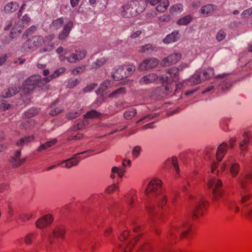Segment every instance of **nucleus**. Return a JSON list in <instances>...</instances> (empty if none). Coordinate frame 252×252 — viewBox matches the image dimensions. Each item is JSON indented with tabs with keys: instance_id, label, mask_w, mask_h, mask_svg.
Masks as SVG:
<instances>
[{
	"instance_id": "18",
	"label": "nucleus",
	"mask_w": 252,
	"mask_h": 252,
	"mask_svg": "<svg viewBox=\"0 0 252 252\" xmlns=\"http://www.w3.org/2000/svg\"><path fill=\"white\" fill-rule=\"evenodd\" d=\"M73 28V23L72 21H69L66 24L63 29V30L60 33L59 38L60 40H64L69 35L70 32Z\"/></svg>"
},
{
	"instance_id": "31",
	"label": "nucleus",
	"mask_w": 252,
	"mask_h": 252,
	"mask_svg": "<svg viewBox=\"0 0 252 252\" xmlns=\"http://www.w3.org/2000/svg\"><path fill=\"white\" fill-rule=\"evenodd\" d=\"M228 209L234 213H237L240 211V207L238 203L233 200H229L226 204Z\"/></svg>"
},
{
	"instance_id": "17",
	"label": "nucleus",
	"mask_w": 252,
	"mask_h": 252,
	"mask_svg": "<svg viewBox=\"0 0 252 252\" xmlns=\"http://www.w3.org/2000/svg\"><path fill=\"white\" fill-rule=\"evenodd\" d=\"M125 67L124 64L119 66L112 75L113 78L118 80H123L125 78H126V71L125 70Z\"/></svg>"
},
{
	"instance_id": "57",
	"label": "nucleus",
	"mask_w": 252,
	"mask_h": 252,
	"mask_svg": "<svg viewBox=\"0 0 252 252\" xmlns=\"http://www.w3.org/2000/svg\"><path fill=\"white\" fill-rule=\"evenodd\" d=\"M136 111H125L124 113V117L126 120H130L135 116Z\"/></svg>"
},
{
	"instance_id": "64",
	"label": "nucleus",
	"mask_w": 252,
	"mask_h": 252,
	"mask_svg": "<svg viewBox=\"0 0 252 252\" xmlns=\"http://www.w3.org/2000/svg\"><path fill=\"white\" fill-rule=\"evenodd\" d=\"M242 213L246 214L248 216H252V207L250 206L248 208L245 209L243 208L242 210Z\"/></svg>"
},
{
	"instance_id": "56",
	"label": "nucleus",
	"mask_w": 252,
	"mask_h": 252,
	"mask_svg": "<svg viewBox=\"0 0 252 252\" xmlns=\"http://www.w3.org/2000/svg\"><path fill=\"white\" fill-rule=\"evenodd\" d=\"M66 59L70 63H75L79 61L76 55L74 53L71 54L69 56H67Z\"/></svg>"
},
{
	"instance_id": "19",
	"label": "nucleus",
	"mask_w": 252,
	"mask_h": 252,
	"mask_svg": "<svg viewBox=\"0 0 252 252\" xmlns=\"http://www.w3.org/2000/svg\"><path fill=\"white\" fill-rule=\"evenodd\" d=\"M180 38V34L178 31H174L170 34L166 35L163 39V42L166 44L177 41Z\"/></svg>"
},
{
	"instance_id": "4",
	"label": "nucleus",
	"mask_w": 252,
	"mask_h": 252,
	"mask_svg": "<svg viewBox=\"0 0 252 252\" xmlns=\"http://www.w3.org/2000/svg\"><path fill=\"white\" fill-rule=\"evenodd\" d=\"M189 197L191 204V217L194 220L197 219L203 214L204 209L207 204V201L201 195L194 196L190 194Z\"/></svg>"
},
{
	"instance_id": "58",
	"label": "nucleus",
	"mask_w": 252,
	"mask_h": 252,
	"mask_svg": "<svg viewBox=\"0 0 252 252\" xmlns=\"http://www.w3.org/2000/svg\"><path fill=\"white\" fill-rule=\"evenodd\" d=\"M97 86V84L96 83L90 84L83 89V92L84 93L90 92L92 91Z\"/></svg>"
},
{
	"instance_id": "14",
	"label": "nucleus",
	"mask_w": 252,
	"mask_h": 252,
	"mask_svg": "<svg viewBox=\"0 0 252 252\" xmlns=\"http://www.w3.org/2000/svg\"><path fill=\"white\" fill-rule=\"evenodd\" d=\"M227 165H228L229 166V171L232 176L233 177H236L238 174L240 169L239 163L234 162H229L228 164L223 163L220 166L221 169L223 171Z\"/></svg>"
},
{
	"instance_id": "46",
	"label": "nucleus",
	"mask_w": 252,
	"mask_h": 252,
	"mask_svg": "<svg viewBox=\"0 0 252 252\" xmlns=\"http://www.w3.org/2000/svg\"><path fill=\"white\" fill-rule=\"evenodd\" d=\"M33 124L32 120H28L22 122L19 126V128L22 129H27L31 128L32 124Z\"/></svg>"
},
{
	"instance_id": "22",
	"label": "nucleus",
	"mask_w": 252,
	"mask_h": 252,
	"mask_svg": "<svg viewBox=\"0 0 252 252\" xmlns=\"http://www.w3.org/2000/svg\"><path fill=\"white\" fill-rule=\"evenodd\" d=\"M233 80L230 75L223 77L220 83V87L223 91L228 89L231 86Z\"/></svg>"
},
{
	"instance_id": "36",
	"label": "nucleus",
	"mask_w": 252,
	"mask_h": 252,
	"mask_svg": "<svg viewBox=\"0 0 252 252\" xmlns=\"http://www.w3.org/2000/svg\"><path fill=\"white\" fill-rule=\"evenodd\" d=\"M183 10V5L181 3H177L172 5L169 8V12L173 14L181 13Z\"/></svg>"
},
{
	"instance_id": "45",
	"label": "nucleus",
	"mask_w": 252,
	"mask_h": 252,
	"mask_svg": "<svg viewBox=\"0 0 252 252\" xmlns=\"http://www.w3.org/2000/svg\"><path fill=\"white\" fill-rule=\"evenodd\" d=\"M65 70V68L63 67L59 68L54 72V74L48 76V81L49 79H52L58 77L60 75L63 73Z\"/></svg>"
},
{
	"instance_id": "42",
	"label": "nucleus",
	"mask_w": 252,
	"mask_h": 252,
	"mask_svg": "<svg viewBox=\"0 0 252 252\" xmlns=\"http://www.w3.org/2000/svg\"><path fill=\"white\" fill-rule=\"evenodd\" d=\"M86 68V65H82L81 66H78L71 70V74L74 75H77L78 74H81L85 72Z\"/></svg>"
},
{
	"instance_id": "11",
	"label": "nucleus",
	"mask_w": 252,
	"mask_h": 252,
	"mask_svg": "<svg viewBox=\"0 0 252 252\" xmlns=\"http://www.w3.org/2000/svg\"><path fill=\"white\" fill-rule=\"evenodd\" d=\"M159 61L156 58H149L144 60L139 65V69L141 70H146L156 67Z\"/></svg>"
},
{
	"instance_id": "2",
	"label": "nucleus",
	"mask_w": 252,
	"mask_h": 252,
	"mask_svg": "<svg viewBox=\"0 0 252 252\" xmlns=\"http://www.w3.org/2000/svg\"><path fill=\"white\" fill-rule=\"evenodd\" d=\"M166 74H163L159 77V80L162 83H166L167 85H162L154 90L153 95L156 98L159 99L168 95H171L173 88L168 84L172 82H176L179 80L178 68L176 67L169 68L166 70Z\"/></svg>"
},
{
	"instance_id": "16",
	"label": "nucleus",
	"mask_w": 252,
	"mask_h": 252,
	"mask_svg": "<svg viewBox=\"0 0 252 252\" xmlns=\"http://www.w3.org/2000/svg\"><path fill=\"white\" fill-rule=\"evenodd\" d=\"M159 77L155 73L148 74L143 76L139 80L140 84H149L156 81Z\"/></svg>"
},
{
	"instance_id": "41",
	"label": "nucleus",
	"mask_w": 252,
	"mask_h": 252,
	"mask_svg": "<svg viewBox=\"0 0 252 252\" xmlns=\"http://www.w3.org/2000/svg\"><path fill=\"white\" fill-rule=\"evenodd\" d=\"M78 58V61L83 60L86 56L87 52L82 49H76L74 53Z\"/></svg>"
},
{
	"instance_id": "55",
	"label": "nucleus",
	"mask_w": 252,
	"mask_h": 252,
	"mask_svg": "<svg viewBox=\"0 0 252 252\" xmlns=\"http://www.w3.org/2000/svg\"><path fill=\"white\" fill-rule=\"evenodd\" d=\"M35 237V234L34 233H30L27 234L25 238V243L27 245H30L32 243V240Z\"/></svg>"
},
{
	"instance_id": "15",
	"label": "nucleus",
	"mask_w": 252,
	"mask_h": 252,
	"mask_svg": "<svg viewBox=\"0 0 252 252\" xmlns=\"http://www.w3.org/2000/svg\"><path fill=\"white\" fill-rule=\"evenodd\" d=\"M21 156V150H18L15 154L11 158L10 162L14 167H17L22 165L26 160V158H20Z\"/></svg>"
},
{
	"instance_id": "59",
	"label": "nucleus",
	"mask_w": 252,
	"mask_h": 252,
	"mask_svg": "<svg viewBox=\"0 0 252 252\" xmlns=\"http://www.w3.org/2000/svg\"><path fill=\"white\" fill-rule=\"evenodd\" d=\"M46 56L45 55L39 59L38 63L37 64L38 68L42 69L45 68L46 66V63H44L43 61L44 59H46Z\"/></svg>"
},
{
	"instance_id": "32",
	"label": "nucleus",
	"mask_w": 252,
	"mask_h": 252,
	"mask_svg": "<svg viewBox=\"0 0 252 252\" xmlns=\"http://www.w3.org/2000/svg\"><path fill=\"white\" fill-rule=\"evenodd\" d=\"M141 53H152L157 51V47L151 44H147L140 47Z\"/></svg>"
},
{
	"instance_id": "33",
	"label": "nucleus",
	"mask_w": 252,
	"mask_h": 252,
	"mask_svg": "<svg viewBox=\"0 0 252 252\" xmlns=\"http://www.w3.org/2000/svg\"><path fill=\"white\" fill-rule=\"evenodd\" d=\"M169 5V0H161L159 4L156 7V10L158 12H164Z\"/></svg>"
},
{
	"instance_id": "51",
	"label": "nucleus",
	"mask_w": 252,
	"mask_h": 252,
	"mask_svg": "<svg viewBox=\"0 0 252 252\" xmlns=\"http://www.w3.org/2000/svg\"><path fill=\"white\" fill-rule=\"evenodd\" d=\"M142 151V147L140 146H136L133 147L132 150V155L133 158H137L140 154Z\"/></svg>"
},
{
	"instance_id": "26",
	"label": "nucleus",
	"mask_w": 252,
	"mask_h": 252,
	"mask_svg": "<svg viewBox=\"0 0 252 252\" xmlns=\"http://www.w3.org/2000/svg\"><path fill=\"white\" fill-rule=\"evenodd\" d=\"M198 72L199 74H201V78L202 81H204L210 79L214 75V70L212 68H208L205 70H202Z\"/></svg>"
},
{
	"instance_id": "7",
	"label": "nucleus",
	"mask_w": 252,
	"mask_h": 252,
	"mask_svg": "<svg viewBox=\"0 0 252 252\" xmlns=\"http://www.w3.org/2000/svg\"><path fill=\"white\" fill-rule=\"evenodd\" d=\"M100 114L99 111H88L87 113L84 115V119L83 123H78L77 125L71 128L72 131H75L77 129L83 128V127L88 124V119L97 118L99 117Z\"/></svg>"
},
{
	"instance_id": "21",
	"label": "nucleus",
	"mask_w": 252,
	"mask_h": 252,
	"mask_svg": "<svg viewBox=\"0 0 252 252\" xmlns=\"http://www.w3.org/2000/svg\"><path fill=\"white\" fill-rule=\"evenodd\" d=\"M217 6L212 4H209L202 6L200 11L203 16H209L213 14L214 10L216 9Z\"/></svg>"
},
{
	"instance_id": "6",
	"label": "nucleus",
	"mask_w": 252,
	"mask_h": 252,
	"mask_svg": "<svg viewBox=\"0 0 252 252\" xmlns=\"http://www.w3.org/2000/svg\"><path fill=\"white\" fill-rule=\"evenodd\" d=\"M176 112L177 111H160L158 113H154L153 111H151L150 113L145 114L142 118L136 121V123H138L143 120H144L145 122H147L154 119H163L174 115Z\"/></svg>"
},
{
	"instance_id": "37",
	"label": "nucleus",
	"mask_w": 252,
	"mask_h": 252,
	"mask_svg": "<svg viewBox=\"0 0 252 252\" xmlns=\"http://www.w3.org/2000/svg\"><path fill=\"white\" fill-rule=\"evenodd\" d=\"M112 83L109 80H105L100 85L99 89L96 91L97 93L100 94L110 87Z\"/></svg>"
},
{
	"instance_id": "10",
	"label": "nucleus",
	"mask_w": 252,
	"mask_h": 252,
	"mask_svg": "<svg viewBox=\"0 0 252 252\" xmlns=\"http://www.w3.org/2000/svg\"><path fill=\"white\" fill-rule=\"evenodd\" d=\"M243 136V139L239 144V149L240 150L241 154L244 156L247 151L248 145L252 137L249 131H245Z\"/></svg>"
},
{
	"instance_id": "52",
	"label": "nucleus",
	"mask_w": 252,
	"mask_h": 252,
	"mask_svg": "<svg viewBox=\"0 0 252 252\" xmlns=\"http://www.w3.org/2000/svg\"><path fill=\"white\" fill-rule=\"evenodd\" d=\"M125 88L121 87L111 93L109 96L110 97H116L118 95V94H125Z\"/></svg>"
},
{
	"instance_id": "60",
	"label": "nucleus",
	"mask_w": 252,
	"mask_h": 252,
	"mask_svg": "<svg viewBox=\"0 0 252 252\" xmlns=\"http://www.w3.org/2000/svg\"><path fill=\"white\" fill-rule=\"evenodd\" d=\"M79 115V113H78L76 111H69L66 114V116L68 119L72 120L73 119L76 118Z\"/></svg>"
},
{
	"instance_id": "23",
	"label": "nucleus",
	"mask_w": 252,
	"mask_h": 252,
	"mask_svg": "<svg viewBox=\"0 0 252 252\" xmlns=\"http://www.w3.org/2000/svg\"><path fill=\"white\" fill-rule=\"evenodd\" d=\"M66 233L65 229L63 226H56L52 229V233L54 237L63 239Z\"/></svg>"
},
{
	"instance_id": "34",
	"label": "nucleus",
	"mask_w": 252,
	"mask_h": 252,
	"mask_svg": "<svg viewBox=\"0 0 252 252\" xmlns=\"http://www.w3.org/2000/svg\"><path fill=\"white\" fill-rule=\"evenodd\" d=\"M33 42L35 48L40 46L44 42V39L42 36H34L31 38Z\"/></svg>"
},
{
	"instance_id": "40",
	"label": "nucleus",
	"mask_w": 252,
	"mask_h": 252,
	"mask_svg": "<svg viewBox=\"0 0 252 252\" xmlns=\"http://www.w3.org/2000/svg\"><path fill=\"white\" fill-rule=\"evenodd\" d=\"M137 238H134L133 241H131L128 245L126 244L125 245H121L120 247L122 248V252H128V251L131 249V247L133 246L134 243L137 241Z\"/></svg>"
},
{
	"instance_id": "47",
	"label": "nucleus",
	"mask_w": 252,
	"mask_h": 252,
	"mask_svg": "<svg viewBox=\"0 0 252 252\" xmlns=\"http://www.w3.org/2000/svg\"><path fill=\"white\" fill-rule=\"evenodd\" d=\"M106 62V60L105 59V58H100L98 60H97V61L94 63L92 64V67L93 68H98L99 67H100L101 66H102L103 64H104Z\"/></svg>"
},
{
	"instance_id": "39",
	"label": "nucleus",
	"mask_w": 252,
	"mask_h": 252,
	"mask_svg": "<svg viewBox=\"0 0 252 252\" xmlns=\"http://www.w3.org/2000/svg\"><path fill=\"white\" fill-rule=\"evenodd\" d=\"M17 92V89L15 87L9 88L7 90L4 91V92H3L2 94V96L4 98L10 97L13 95L16 94Z\"/></svg>"
},
{
	"instance_id": "38",
	"label": "nucleus",
	"mask_w": 252,
	"mask_h": 252,
	"mask_svg": "<svg viewBox=\"0 0 252 252\" xmlns=\"http://www.w3.org/2000/svg\"><path fill=\"white\" fill-rule=\"evenodd\" d=\"M192 19L191 16L188 15L178 20L177 21V24L179 25H187L191 22Z\"/></svg>"
},
{
	"instance_id": "3",
	"label": "nucleus",
	"mask_w": 252,
	"mask_h": 252,
	"mask_svg": "<svg viewBox=\"0 0 252 252\" xmlns=\"http://www.w3.org/2000/svg\"><path fill=\"white\" fill-rule=\"evenodd\" d=\"M43 75L45 78L43 79H41V76L38 74L32 75L27 79L20 88L22 95L30 94L37 86L41 87L45 85L47 83V69L43 70Z\"/></svg>"
},
{
	"instance_id": "28",
	"label": "nucleus",
	"mask_w": 252,
	"mask_h": 252,
	"mask_svg": "<svg viewBox=\"0 0 252 252\" xmlns=\"http://www.w3.org/2000/svg\"><path fill=\"white\" fill-rule=\"evenodd\" d=\"M35 225L37 228L40 229L42 232H44L47 226V220L46 216L39 218L35 222Z\"/></svg>"
},
{
	"instance_id": "9",
	"label": "nucleus",
	"mask_w": 252,
	"mask_h": 252,
	"mask_svg": "<svg viewBox=\"0 0 252 252\" xmlns=\"http://www.w3.org/2000/svg\"><path fill=\"white\" fill-rule=\"evenodd\" d=\"M190 225L189 224L184 223L179 226H176L172 228L170 230V234L172 235L177 233L179 234L181 237H184L188 233L190 229Z\"/></svg>"
},
{
	"instance_id": "43",
	"label": "nucleus",
	"mask_w": 252,
	"mask_h": 252,
	"mask_svg": "<svg viewBox=\"0 0 252 252\" xmlns=\"http://www.w3.org/2000/svg\"><path fill=\"white\" fill-rule=\"evenodd\" d=\"M14 109L13 106L6 102L4 100L0 101V110H6Z\"/></svg>"
},
{
	"instance_id": "35",
	"label": "nucleus",
	"mask_w": 252,
	"mask_h": 252,
	"mask_svg": "<svg viewBox=\"0 0 252 252\" xmlns=\"http://www.w3.org/2000/svg\"><path fill=\"white\" fill-rule=\"evenodd\" d=\"M240 191L241 194V203L243 207L244 208L249 205H251L252 202L251 200L249 195L243 193L242 190Z\"/></svg>"
},
{
	"instance_id": "61",
	"label": "nucleus",
	"mask_w": 252,
	"mask_h": 252,
	"mask_svg": "<svg viewBox=\"0 0 252 252\" xmlns=\"http://www.w3.org/2000/svg\"><path fill=\"white\" fill-rule=\"evenodd\" d=\"M160 22H168L170 20V17L168 14H164L158 17Z\"/></svg>"
},
{
	"instance_id": "12",
	"label": "nucleus",
	"mask_w": 252,
	"mask_h": 252,
	"mask_svg": "<svg viewBox=\"0 0 252 252\" xmlns=\"http://www.w3.org/2000/svg\"><path fill=\"white\" fill-rule=\"evenodd\" d=\"M181 58L180 53H173L164 58L161 62V64L164 66H168L176 63Z\"/></svg>"
},
{
	"instance_id": "48",
	"label": "nucleus",
	"mask_w": 252,
	"mask_h": 252,
	"mask_svg": "<svg viewBox=\"0 0 252 252\" xmlns=\"http://www.w3.org/2000/svg\"><path fill=\"white\" fill-rule=\"evenodd\" d=\"M226 36V32L224 30H220L217 33L216 39L220 42L225 38Z\"/></svg>"
},
{
	"instance_id": "63",
	"label": "nucleus",
	"mask_w": 252,
	"mask_h": 252,
	"mask_svg": "<svg viewBox=\"0 0 252 252\" xmlns=\"http://www.w3.org/2000/svg\"><path fill=\"white\" fill-rule=\"evenodd\" d=\"M252 14V7L244 10L241 14L243 17H249Z\"/></svg>"
},
{
	"instance_id": "24",
	"label": "nucleus",
	"mask_w": 252,
	"mask_h": 252,
	"mask_svg": "<svg viewBox=\"0 0 252 252\" xmlns=\"http://www.w3.org/2000/svg\"><path fill=\"white\" fill-rule=\"evenodd\" d=\"M19 4L15 1H11L7 3L4 7L6 14L12 13L16 11L19 8Z\"/></svg>"
},
{
	"instance_id": "54",
	"label": "nucleus",
	"mask_w": 252,
	"mask_h": 252,
	"mask_svg": "<svg viewBox=\"0 0 252 252\" xmlns=\"http://www.w3.org/2000/svg\"><path fill=\"white\" fill-rule=\"evenodd\" d=\"M63 23V18H58L55 20H54L52 22V24L51 25V27L53 26L56 29H59L60 28Z\"/></svg>"
},
{
	"instance_id": "20",
	"label": "nucleus",
	"mask_w": 252,
	"mask_h": 252,
	"mask_svg": "<svg viewBox=\"0 0 252 252\" xmlns=\"http://www.w3.org/2000/svg\"><path fill=\"white\" fill-rule=\"evenodd\" d=\"M228 145L226 143L221 144L218 148L216 152V158L218 161H221L227 150Z\"/></svg>"
},
{
	"instance_id": "25",
	"label": "nucleus",
	"mask_w": 252,
	"mask_h": 252,
	"mask_svg": "<svg viewBox=\"0 0 252 252\" xmlns=\"http://www.w3.org/2000/svg\"><path fill=\"white\" fill-rule=\"evenodd\" d=\"M34 139V135H30L22 137L17 141L16 145L18 147H23L25 145H27L31 141H33Z\"/></svg>"
},
{
	"instance_id": "62",
	"label": "nucleus",
	"mask_w": 252,
	"mask_h": 252,
	"mask_svg": "<svg viewBox=\"0 0 252 252\" xmlns=\"http://www.w3.org/2000/svg\"><path fill=\"white\" fill-rule=\"evenodd\" d=\"M172 164L177 172L179 171V167L178 165L177 159L176 157H172L171 159Z\"/></svg>"
},
{
	"instance_id": "27",
	"label": "nucleus",
	"mask_w": 252,
	"mask_h": 252,
	"mask_svg": "<svg viewBox=\"0 0 252 252\" xmlns=\"http://www.w3.org/2000/svg\"><path fill=\"white\" fill-rule=\"evenodd\" d=\"M125 172V167L123 166L120 167L113 166L111 169L112 174L110 175V178L112 179H114L115 178V175L114 174L115 173H117L120 178H122Z\"/></svg>"
},
{
	"instance_id": "49",
	"label": "nucleus",
	"mask_w": 252,
	"mask_h": 252,
	"mask_svg": "<svg viewBox=\"0 0 252 252\" xmlns=\"http://www.w3.org/2000/svg\"><path fill=\"white\" fill-rule=\"evenodd\" d=\"M18 216L22 221H25L26 220H29L33 216L32 213H23L22 214H18Z\"/></svg>"
},
{
	"instance_id": "44",
	"label": "nucleus",
	"mask_w": 252,
	"mask_h": 252,
	"mask_svg": "<svg viewBox=\"0 0 252 252\" xmlns=\"http://www.w3.org/2000/svg\"><path fill=\"white\" fill-rule=\"evenodd\" d=\"M126 71V77L131 75L135 70V67L132 64H124Z\"/></svg>"
},
{
	"instance_id": "1",
	"label": "nucleus",
	"mask_w": 252,
	"mask_h": 252,
	"mask_svg": "<svg viewBox=\"0 0 252 252\" xmlns=\"http://www.w3.org/2000/svg\"><path fill=\"white\" fill-rule=\"evenodd\" d=\"M145 193L147 197L145 205L149 215L154 212L155 204L162 208L167 203L166 195L161 189V181L160 180H151L145 190Z\"/></svg>"
},
{
	"instance_id": "29",
	"label": "nucleus",
	"mask_w": 252,
	"mask_h": 252,
	"mask_svg": "<svg viewBox=\"0 0 252 252\" xmlns=\"http://www.w3.org/2000/svg\"><path fill=\"white\" fill-rule=\"evenodd\" d=\"M201 74L199 72H196L188 80V84L190 85H194L201 83L202 80L201 78Z\"/></svg>"
},
{
	"instance_id": "13",
	"label": "nucleus",
	"mask_w": 252,
	"mask_h": 252,
	"mask_svg": "<svg viewBox=\"0 0 252 252\" xmlns=\"http://www.w3.org/2000/svg\"><path fill=\"white\" fill-rule=\"evenodd\" d=\"M250 181L252 182V171L247 175H242L238 179V184L244 191L247 190Z\"/></svg>"
},
{
	"instance_id": "53",
	"label": "nucleus",
	"mask_w": 252,
	"mask_h": 252,
	"mask_svg": "<svg viewBox=\"0 0 252 252\" xmlns=\"http://www.w3.org/2000/svg\"><path fill=\"white\" fill-rule=\"evenodd\" d=\"M36 29V27L35 26H31L23 33L22 37L26 38L30 35H31L35 31Z\"/></svg>"
},
{
	"instance_id": "5",
	"label": "nucleus",
	"mask_w": 252,
	"mask_h": 252,
	"mask_svg": "<svg viewBox=\"0 0 252 252\" xmlns=\"http://www.w3.org/2000/svg\"><path fill=\"white\" fill-rule=\"evenodd\" d=\"M208 186L211 190L213 198L218 200L222 195V183L218 177H211L208 183Z\"/></svg>"
},
{
	"instance_id": "8",
	"label": "nucleus",
	"mask_w": 252,
	"mask_h": 252,
	"mask_svg": "<svg viewBox=\"0 0 252 252\" xmlns=\"http://www.w3.org/2000/svg\"><path fill=\"white\" fill-rule=\"evenodd\" d=\"M93 152L94 150H89L82 152L78 153L74 155L72 158L63 161L61 163L62 164H64V165L63 166L64 167L67 168H70L71 167L77 165L79 163V160L77 159L78 158V155L86 153L91 154Z\"/></svg>"
},
{
	"instance_id": "30",
	"label": "nucleus",
	"mask_w": 252,
	"mask_h": 252,
	"mask_svg": "<svg viewBox=\"0 0 252 252\" xmlns=\"http://www.w3.org/2000/svg\"><path fill=\"white\" fill-rule=\"evenodd\" d=\"M35 49L33 42L31 38L28 39L22 47V50L23 52H31L34 50Z\"/></svg>"
},
{
	"instance_id": "50",
	"label": "nucleus",
	"mask_w": 252,
	"mask_h": 252,
	"mask_svg": "<svg viewBox=\"0 0 252 252\" xmlns=\"http://www.w3.org/2000/svg\"><path fill=\"white\" fill-rule=\"evenodd\" d=\"M80 82V79H70L68 81V83L67 84V87L68 88H72L73 87L77 86Z\"/></svg>"
}]
</instances>
